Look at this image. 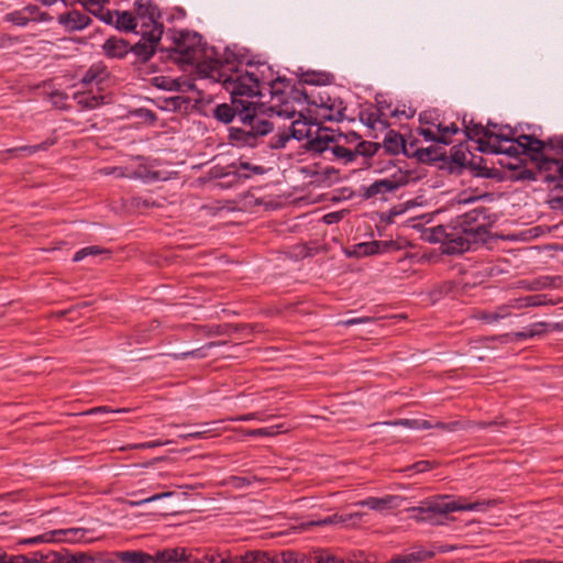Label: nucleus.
Masks as SVG:
<instances>
[{
  "label": "nucleus",
  "instance_id": "f257e3e1",
  "mask_svg": "<svg viewBox=\"0 0 563 563\" xmlns=\"http://www.w3.org/2000/svg\"><path fill=\"white\" fill-rule=\"evenodd\" d=\"M212 115L219 122L230 124L238 119L242 126L229 129V141L233 146L255 147L258 139L274 130V123L265 118L264 103L247 99L231 98V103L217 104Z\"/></svg>",
  "mask_w": 563,
  "mask_h": 563
},
{
  "label": "nucleus",
  "instance_id": "f03ea898",
  "mask_svg": "<svg viewBox=\"0 0 563 563\" xmlns=\"http://www.w3.org/2000/svg\"><path fill=\"white\" fill-rule=\"evenodd\" d=\"M173 44L168 48H161V59L172 60L181 68L185 66H200L207 63L208 47L202 43V36L197 32L187 30L173 31Z\"/></svg>",
  "mask_w": 563,
  "mask_h": 563
},
{
  "label": "nucleus",
  "instance_id": "7ed1b4c3",
  "mask_svg": "<svg viewBox=\"0 0 563 563\" xmlns=\"http://www.w3.org/2000/svg\"><path fill=\"white\" fill-rule=\"evenodd\" d=\"M243 563H345L342 559L327 550L318 549L309 554L284 551L272 554L265 551H249L244 554Z\"/></svg>",
  "mask_w": 563,
  "mask_h": 563
},
{
  "label": "nucleus",
  "instance_id": "20e7f679",
  "mask_svg": "<svg viewBox=\"0 0 563 563\" xmlns=\"http://www.w3.org/2000/svg\"><path fill=\"white\" fill-rule=\"evenodd\" d=\"M484 503L459 504L456 501H448L446 496H439L433 499L421 501L420 506L412 507V518L418 521H429L439 523V517L457 510H479Z\"/></svg>",
  "mask_w": 563,
  "mask_h": 563
},
{
  "label": "nucleus",
  "instance_id": "39448f33",
  "mask_svg": "<svg viewBox=\"0 0 563 563\" xmlns=\"http://www.w3.org/2000/svg\"><path fill=\"white\" fill-rule=\"evenodd\" d=\"M452 221L462 229V233L472 236L473 241L485 242L489 230L496 222V216L492 214L487 207H477Z\"/></svg>",
  "mask_w": 563,
  "mask_h": 563
},
{
  "label": "nucleus",
  "instance_id": "423d86ee",
  "mask_svg": "<svg viewBox=\"0 0 563 563\" xmlns=\"http://www.w3.org/2000/svg\"><path fill=\"white\" fill-rule=\"evenodd\" d=\"M514 142L520 146L523 155H527L530 161L537 164L547 150H561L563 151V136L554 135L548 140H540L536 135L521 134L514 137Z\"/></svg>",
  "mask_w": 563,
  "mask_h": 563
},
{
  "label": "nucleus",
  "instance_id": "0eeeda50",
  "mask_svg": "<svg viewBox=\"0 0 563 563\" xmlns=\"http://www.w3.org/2000/svg\"><path fill=\"white\" fill-rule=\"evenodd\" d=\"M246 70L244 74H230L221 80L223 88L234 99H247L253 97H262L263 92L258 90V79L253 77Z\"/></svg>",
  "mask_w": 563,
  "mask_h": 563
},
{
  "label": "nucleus",
  "instance_id": "6e6552de",
  "mask_svg": "<svg viewBox=\"0 0 563 563\" xmlns=\"http://www.w3.org/2000/svg\"><path fill=\"white\" fill-rule=\"evenodd\" d=\"M164 33V24H156L154 29H141L136 34L141 38L135 44L131 45L130 53L135 56L134 64L147 63L156 53L158 44Z\"/></svg>",
  "mask_w": 563,
  "mask_h": 563
},
{
  "label": "nucleus",
  "instance_id": "1a4fd4ad",
  "mask_svg": "<svg viewBox=\"0 0 563 563\" xmlns=\"http://www.w3.org/2000/svg\"><path fill=\"white\" fill-rule=\"evenodd\" d=\"M243 63V55H238L235 52L225 48L223 57H212L208 55L207 63L200 66V73L206 76L216 77L217 80L221 81L225 76L227 71L239 73L238 65Z\"/></svg>",
  "mask_w": 563,
  "mask_h": 563
},
{
  "label": "nucleus",
  "instance_id": "9d476101",
  "mask_svg": "<svg viewBox=\"0 0 563 563\" xmlns=\"http://www.w3.org/2000/svg\"><path fill=\"white\" fill-rule=\"evenodd\" d=\"M536 166L540 174H545L544 183L563 181V151L547 150Z\"/></svg>",
  "mask_w": 563,
  "mask_h": 563
},
{
  "label": "nucleus",
  "instance_id": "9b49d317",
  "mask_svg": "<svg viewBox=\"0 0 563 563\" xmlns=\"http://www.w3.org/2000/svg\"><path fill=\"white\" fill-rule=\"evenodd\" d=\"M473 243H477V241H473L472 236L462 233V229L451 220V228L442 253L448 255L462 254L468 251Z\"/></svg>",
  "mask_w": 563,
  "mask_h": 563
},
{
  "label": "nucleus",
  "instance_id": "f8f14e48",
  "mask_svg": "<svg viewBox=\"0 0 563 563\" xmlns=\"http://www.w3.org/2000/svg\"><path fill=\"white\" fill-rule=\"evenodd\" d=\"M134 12L136 19L142 20L141 29L150 30L163 24L162 12L153 0H135Z\"/></svg>",
  "mask_w": 563,
  "mask_h": 563
},
{
  "label": "nucleus",
  "instance_id": "ddd939ff",
  "mask_svg": "<svg viewBox=\"0 0 563 563\" xmlns=\"http://www.w3.org/2000/svg\"><path fill=\"white\" fill-rule=\"evenodd\" d=\"M407 181L408 180L406 177L400 180L395 178L378 179L369 186H362L360 189V197H362L364 200H368L379 195L394 192L401 186L406 185Z\"/></svg>",
  "mask_w": 563,
  "mask_h": 563
},
{
  "label": "nucleus",
  "instance_id": "4468645a",
  "mask_svg": "<svg viewBox=\"0 0 563 563\" xmlns=\"http://www.w3.org/2000/svg\"><path fill=\"white\" fill-rule=\"evenodd\" d=\"M57 21L68 32L84 30L92 22L89 15L78 10H69L58 14Z\"/></svg>",
  "mask_w": 563,
  "mask_h": 563
},
{
  "label": "nucleus",
  "instance_id": "2eb2a0df",
  "mask_svg": "<svg viewBox=\"0 0 563 563\" xmlns=\"http://www.w3.org/2000/svg\"><path fill=\"white\" fill-rule=\"evenodd\" d=\"M336 142L335 135L329 129L319 128L314 137H310L306 143L305 147L308 152L316 154H322L323 152L331 150L330 143Z\"/></svg>",
  "mask_w": 563,
  "mask_h": 563
},
{
  "label": "nucleus",
  "instance_id": "dca6fc26",
  "mask_svg": "<svg viewBox=\"0 0 563 563\" xmlns=\"http://www.w3.org/2000/svg\"><path fill=\"white\" fill-rule=\"evenodd\" d=\"M382 147H384L385 152L390 155H397L399 153L405 154L407 157H410L411 155L406 140L395 130H389L386 133Z\"/></svg>",
  "mask_w": 563,
  "mask_h": 563
},
{
  "label": "nucleus",
  "instance_id": "f3484780",
  "mask_svg": "<svg viewBox=\"0 0 563 563\" xmlns=\"http://www.w3.org/2000/svg\"><path fill=\"white\" fill-rule=\"evenodd\" d=\"M130 42L118 36H110L102 44L103 54L109 58H124L130 53Z\"/></svg>",
  "mask_w": 563,
  "mask_h": 563
},
{
  "label": "nucleus",
  "instance_id": "a211bd4d",
  "mask_svg": "<svg viewBox=\"0 0 563 563\" xmlns=\"http://www.w3.org/2000/svg\"><path fill=\"white\" fill-rule=\"evenodd\" d=\"M410 157H415L419 163L427 165H431L438 161L444 162L449 159L445 151L435 145L426 148H416L413 152H411Z\"/></svg>",
  "mask_w": 563,
  "mask_h": 563
},
{
  "label": "nucleus",
  "instance_id": "6ab92c4d",
  "mask_svg": "<svg viewBox=\"0 0 563 563\" xmlns=\"http://www.w3.org/2000/svg\"><path fill=\"white\" fill-rule=\"evenodd\" d=\"M310 104L316 106L323 111V112L319 113V115L324 121L340 122L344 118L343 111L345 110V108L344 107L336 108L334 102H332L331 104H325L324 97L322 95H319L316 99L311 100Z\"/></svg>",
  "mask_w": 563,
  "mask_h": 563
},
{
  "label": "nucleus",
  "instance_id": "aec40b11",
  "mask_svg": "<svg viewBox=\"0 0 563 563\" xmlns=\"http://www.w3.org/2000/svg\"><path fill=\"white\" fill-rule=\"evenodd\" d=\"M449 159L444 161L448 163V169L451 174H461L463 169L467 168L466 155L463 148V144L454 145L451 148V155Z\"/></svg>",
  "mask_w": 563,
  "mask_h": 563
},
{
  "label": "nucleus",
  "instance_id": "412c9836",
  "mask_svg": "<svg viewBox=\"0 0 563 563\" xmlns=\"http://www.w3.org/2000/svg\"><path fill=\"white\" fill-rule=\"evenodd\" d=\"M154 563H174L188 560L185 548H168L152 555Z\"/></svg>",
  "mask_w": 563,
  "mask_h": 563
},
{
  "label": "nucleus",
  "instance_id": "4be33fe9",
  "mask_svg": "<svg viewBox=\"0 0 563 563\" xmlns=\"http://www.w3.org/2000/svg\"><path fill=\"white\" fill-rule=\"evenodd\" d=\"M115 13V21H114V27L120 32H134L136 33L137 27V19L135 14L131 11H119L114 10Z\"/></svg>",
  "mask_w": 563,
  "mask_h": 563
},
{
  "label": "nucleus",
  "instance_id": "5701e85b",
  "mask_svg": "<svg viewBox=\"0 0 563 563\" xmlns=\"http://www.w3.org/2000/svg\"><path fill=\"white\" fill-rule=\"evenodd\" d=\"M200 329L206 333L207 335H224L229 334L231 332H238L241 330H249V332H253V328L250 324H230V323H223V324H214V325H202Z\"/></svg>",
  "mask_w": 563,
  "mask_h": 563
},
{
  "label": "nucleus",
  "instance_id": "b1692460",
  "mask_svg": "<svg viewBox=\"0 0 563 563\" xmlns=\"http://www.w3.org/2000/svg\"><path fill=\"white\" fill-rule=\"evenodd\" d=\"M544 305H555V301L548 298L545 294H536L520 297L514 300V308L521 309L527 307H539Z\"/></svg>",
  "mask_w": 563,
  "mask_h": 563
},
{
  "label": "nucleus",
  "instance_id": "393cba45",
  "mask_svg": "<svg viewBox=\"0 0 563 563\" xmlns=\"http://www.w3.org/2000/svg\"><path fill=\"white\" fill-rule=\"evenodd\" d=\"M277 103L272 106V107H266L264 104V111H265V118H267V112H271V113H276L277 115L279 117H285V118H288V119H291L295 117L296 114V108L294 107L292 102L289 101L288 99H286L285 97L284 98H280L278 100H276Z\"/></svg>",
  "mask_w": 563,
  "mask_h": 563
},
{
  "label": "nucleus",
  "instance_id": "a878e982",
  "mask_svg": "<svg viewBox=\"0 0 563 563\" xmlns=\"http://www.w3.org/2000/svg\"><path fill=\"white\" fill-rule=\"evenodd\" d=\"M467 168L471 169L476 177L495 178L497 175V170L487 168L485 166V159L478 155H472V158L467 163Z\"/></svg>",
  "mask_w": 563,
  "mask_h": 563
},
{
  "label": "nucleus",
  "instance_id": "bb28decb",
  "mask_svg": "<svg viewBox=\"0 0 563 563\" xmlns=\"http://www.w3.org/2000/svg\"><path fill=\"white\" fill-rule=\"evenodd\" d=\"M244 554L238 555L234 559H231L230 556L223 558L221 554L212 552V553H206L202 559L198 558H191L188 555V560L185 562L187 563H243Z\"/></svg>",
  "mask_w": 563,
  "mask_h": 563
},
{
  "label": "nucleus",
  "instance_id": "cd10ccee",
  "mask_svg": "<svg viewBox=\"0 0 563 563\" xmlns=\"http://www.w3.org/2000/svg\"><path fill=\"white\" fill-rule=\"evenodd\" d=\"M115 556L122 563H154L152 554L141 550L120 551L115 553Z\"/></svg>",
  "mask_w": 563,
  "mask_h": 563
},
{
  "label": "nucleus",
  "instance_id": "c85d7f7f",
  "mask_svg": "<svg viewBox=\"0 0 563 563\" xmlns=\"http://www.w3.org/2000/svg\"><path fill=\"white\" fill-rule=\"evenodd\" d=\"M451 228V222L448 224H440L430 229H427L423 232V236L427 241L431 243H441L442 249L444 247V242L448 240L449 231Z\"/></svg>",
  "mask_w": 563,
  "mask_h": 563
},
{
  "label": "nucleus",
  "instance_id": "c756f323",
  "mask_svg": "<svg viewBox=\"0 0 563 563\" xmlns=\"http://www.w3.org/2000/svg\"><path fill=\"white\" fill-rule=\"evenodd\" d=\"M499 164L503 167H507L514 172L509 177V179L512 181H518V180L536 181L538 179V174L534 170H531L528 168H522L519 165H515L511 163L506 164L503 161H500Z\"/></svg>",
  "mask_w": 563,
  "mask_h": 563
},
{
  "label": "nucleus",
  "instance_id": "7c9ffc66",
  "mask_svg": "<svg viewBox=\"0 0 563 563\" xmlns=\"http://www.w3.org/2000/svg\"><path fill=\"white\" fill-rule=\"evenodd\" d=\"M249 74L255 75L254 77L258 79V90L262 92L263 89L269 85V81L275 78L273 76V69L266 63L256 64L255 70H251Z\"/></svg>",
  "mask_w": 563,
  "mask_h": 563
},
{
  "label": "nucleus",
  "instance_id": "2f4dec72",
  "mask_svg": "<svg viewBox=\"0 0 563 563\" xmlns=\"http://www.w3.org/2000/svg\"><path fill=\"white\" fill-rule=\"evenodd\" d=\"M464 134L467 140H475L477 136H484L485 139L492 140L493 131L488 128L483 126L481 123H474L473 120L466 123L465 118L463 119Z\"/></svg>",
  "mask_w": 563,
  "mask_h": 563
},
{
  "label": "nucleus",
  "instance_id": "473e14b6",
  "mask_svg": "<svg viewBox=\"0 0 563 563\" xmlns=\"http://www.w3.org/2000/svg\"><path fill=\"white\" fill-rule=\"evenodd\" d=\"M434 556V552L427 550L412 551L405 555H397L393 558L388 563H412L422 562Z\"/></svg>",
  "mask_w": 563,
  "mask_h": 563
},
{
  "label": "nucleus",
  "instance_id": "72a5a7b5",
  "mask_svg": "<svg viewBox=\"0 0 563 563\" xmlns=\"http://www.w3.org/2000/svg\"><path fill=\"white\" fill-rule=\"evenodd\" d=\"M290 87V80L285 77H275L267 86L268 92L273 100L285 97L286 89Z\"/></svg>",
  "mask_w": 563,
  "mask_h": 563
},
{
  "label": "nucleus",
  "instance_id": "f704fd0d",
  "mask_svg": "<svg viewBox=\"0 0 563 563\" xmlns=\"http://www.w3.org/2000/svg\"><path fill=\"white\" fill-rule=\"evenodd\" d=\"M548 330V323L545 322H537L531 324L529 328L523 331H518L512 333L514 339L517 341H522L526 339H531L533 336H540L544 334Z\"/></svg>",
  "mask_w": 563,
  "mask_h": 563
},
{
  "label": "nucleus",
  "instance_id": "c9c22d12",
  "mask_svg": "<svg viewBox=\"0 0 563 563\" xmlns=\"http://www.w3.org/2000/svg\"><path fill=\"white\" fill-rule=\"evenodd\" d=\"M330 82V75L321 71H307L301 75L300 85H327Z\"/></svg>",
  "mask_w": 563,
  "mask_h": 563
},
{
  "label": "nucleus",
  "instance_id": "e433bc0d",
  "mask_svg": "<svg viewBox=\"0 0 563 563\" xmlns=\"http://www.w3.org/2000/svg\"><path fill=\"white\" fill-rule=\"evenodd\" d=\"M380 148V143L371 141H360L354 150L355 158L357 156L373 157Z\"/></svg>",
  "mask_w": 563,
  "mask_h": 563
},
{
  "label": "nucleus",
  "instance_id": "4c0bfd02",
  "mask_svg": "<svg viewBox=\"0 0 563 563\" xmlns=\"http://www.w3.org/2000/svg\"><path fill=\"white\" fill-rule=\"evenodd\" d=\"M53 531L56 532V537L64 536V539L56 538V541L64 542H77L80 539H82L85 533L87 532V530L84 528L58 529Z\"/></svg>",
  "mask_w": 563,
  "mask_h": 563
},
{
  "label": "nucleus",
  "instance_id": "58836bf2",
  "mask_svg": "<svg viewBox=\"0 0 563 563\" xmlns=\"http://www.w3.org/2000/svg\"><path fill=\"white\" fill-rule=\"evenodd\" d=\"M288 130H289V135L297 141H302L303 139L311 137V131L309 128V123H307L305 121L303 122L298 121V120L294 121Z\"/></svg>",
  "mask_w": 563,
  "mask_h": 563
},
{
  "label": "nucleus",
  "instance_id": "ea45409f",
  "mask_svg": "<svg viewBox=\"0 0 563 563\" xmlns=\"http://www.w3.org/2000/svg\"><path fill=\"white\" fill-rule=\"evenodd\" d=\"M152 85L158 89L168 91H179L180 82L178 79H173L166 76H156L152 78Z\"/></svg>",
  "mask_w": 563,
  "mask_h": 563
},
{
  "label": "nucleus",
  "instance_id": "a19ab883",
  "mask_svg": "<svg viewBox=\"0 0 563 563\" xmlns=\"http://www.w3.org/2000/svg\"><path fill=\"white\" fill-rule=\"evenodd\" d=\"M223 343L224 342H209L206 345H203V346H201L199 349L192 350V351H187V352H183V353H179V354H172V357L174 360H184V358H187V357L202 358V357L207 356V354L205 352L206 349L218 346V345L223 344Z\"/></svg>",
  "mask_w": 563,
  "mask_h": 563
},
{
  "label": "nucleus",
  "instance_id": "79ce46f5",
  "mask_svg": "<svg viewBox=\"0 0 563 563\" xmlns=\"http://www.w3.org/2000/svg\"><path fill=\"white\" fill-rule=\"evenodd\" d=\"M110 253L111 252L108 249H104V247H101L98 245L86 246L75 253L73 261L80 262L81 260H84L85 257H87L89 255L96 256V255L110 254Z\"/></svg>",
  "mask_w": 563,
  "mask_h": 563
},
{
  "label": "nucleus",
  "instance_id": "37998d69",
  "mask_svg": "<svg viewBox=\"0 0 563 563\" xmlns=\"http://www.w3.org/2000/svg\"><path fill=\"white\" fill-rule=\"evenodd\" d=\"M52 542H56V532H54L53 530L45 532L43 534L36 536V537L21 539L19 541V544L20 545H35L38 543H52Z\"/></svg>",
  "mask_w": 563,
  "mask_h": 563
},
{
  "label": "nucleus",
  "instance_id": "c03bdc74",
  "mask_svg": "<svg viewBox=\"0 0 563 563\" xmlns=\"http://www.w3.org/2000/svg\"><path fill=\"white\" fill-rule=\"evenodd\" d=\"M53 144H54L53 141H45V142H43L41 144H37V145H31V146L30 145H25V146L13 147V148L8 150V153H10L13 156H16L19 152H23L26 155H31V154H34V153H36L38 151H45V150H47Z\"/></svg>",
  "mask_w": 563,
  "mask_h": 563
},
{
  "label": "nucleus",
  "instance_id": "a18cd8bd",
  "mask_svg": "<svg viewBox=\"0 0 563 563\" xmlns=\"http://www.w3.org/2000/svg\"><path fill=\"white\" fill-rule=\"evenodd\" d=\"M394 499H395L394 496H386L384 498L369 497V498L361 501V505L366 506L373 510H383V509L387 508Z\"/></svg>",
  "mask_w": 563,
  "mask_h": 563
},
{
  "label": "nucleus",
  "instance_id": "49530a36",
  "mask_svg": "<svg viewBox=\"0 0 563 563\" xmlns=\"http://www.w3.org/2000/svg\"><path fill=\"white\" fill-rule=\"evenodd\" d=\"M351 518H352V515L342 516V515H339V514H334L332 516H328V517H325L323 519H320V520L310 521L308 525L309 526H318V527L330 526V525H344Z\"/></svg>",
  "mask_w": 563,
  "mask_h": 563
},
{
  "label": "nucleus",
  "instance_id": "de8ad7c7",
  "mask_svg": "<svg viewBox=\"0 0 563 563\" xmlns=\"http://www.w3.org/2000/svg\"><path fill=\"white\" fill-rule=\"evenodd\" d=\"M383 423L389 424V426L401 424V426H406L409 428H416V429H431L434 426L428 420H417V419L416 420L400 419V420H396V421H385Z\"/></svg>",
  "mask_w": 563,
  "mask_h": 563
},
{
  "label": "nucleus",
  "instance_id": "09e8293b",
  "mask_svg": "<svg viewBox=\"0 0 563 563\" xmlns=\"http://www.w3.org/2000/svg\"><path fill=\"white\" fill-rule=\"evenodd\" d=\"M303 85H290V91H289V98L292 100V101H296V102H307L310 104V101L316 99L317 97H312V96H309L307 93V91L303 89L302 87Z\"/></svg>",
  "mask_w": 563,
  "mask_h": 563
},
{
  "label": "nucleus",
  "instance_id": "8fccbe9b",
  "mask_svg": "<svg viewBox=\"0 0 563 563\" xmlns=\"http://www.w3.org/2000/svg\"><path fill=\"white\" fill-rule=\"evenodd\" d=\"M331 152L336 159H342L344 164L352 163L356 159L354 150L346 148L339 144L333 145Z\"/></svg>",
  "mask_w": 563,
  "mask_h": 563
},
{
  "label": "nucleus",
  "instance_id": "3c124183",
  "mask_svg": "<svg viewBox=\"0 0 563 563\" xmlns=\"http://www.w3.org/2000/svg\"><path fill=\"white\" fill-rule=\"evenodd\" d=\"M377 254L376 241L358 243L354 246L353 255L356 257Z\"/></svg>",
  "mask_w": 563,
  "mask_h": 563
},
{
  "label": "nucleus",
  "instance_id": "603ef678",
  "mask_svg": "<svg viewBox=\"0 0 563 563\" xmlns=\"http://www.w3.org/2000/svg\"><path fill=\"white\" fill-rule=\"evenodd\" d=\"M418 134L421 135L426 141H431L444 145H449L452 143V140L449 136L438 135L430 129L419 128Z\"/></svg>",
  "mask_w": 563,
  "mask_h": 563
},
{
  "label": "nucleus",
  "instance_id": "864d4df0",
  "mask_svg": "<svg viewBox=\"0 0 563 563\" xmlns=\"http://www.w3.org/2000/svg\"><path fill=\"white\" fill-rule=\"evenodd\" d=\"M439 466V463L437 461H429V460H422L418 461L406 468H404V472H415V473H424L430 470H433Z\"/></svg>",
  "mask_w": 563,
  "mask_h": 563
},
{
  "label": "nucleus",
  "instance_id": "5fc2aeb1",
  "mask_svg": "<svg viewBox=\"0 0 563 563\" xmlns=\"http://www.w3.org/2000/svg\"><path fill=\"white\" fill-rule=\"evenodd\" d=\"M292 139L290 135H289V130L286 131H280L278 133H276L269 141V147L272 150H280V148H284L286 146V144L288 143V141Z\"/></svg>",
  "mask_w": 563,
  "mask_h": 563
},
{
  "label": "nucleus",
  "instance_id": "6e6d98bb",
  "mask_svg": "<svg viewBox=\"0 0 563 563\" xmlns=\"http://www.w3.org/2000/svg\"><path fill=\"white\" fill-rule=\"evenodd\" d=\"M77 98L78 104H80L84 109H95L103 100L102 96L95 95H79Z\"/></svg>",
  "mask_w": 563,
  "mask_h": 563
},
{
  "label": "nucleus",
  "instance_id": "4d7b16f0",
  "mask_svg": "<svg viewBox=\"0 0 563 563\" xmlns=\"http://www.w3.org/2000/svg\"><path fill=\"white\" fill-rule=\"evenodd\" d=\"M556 280H560V277H549V276L540 277V278H537L533 282H531L529 289L539 290V289L549 288V287H556L558 286Z\"/></svg>",
  "mask_w": 563,
  "mask_h": 563
},
{
  "label": "nucleus",
  "instance_id": "13d9d810",
  "mask_svg": "<svg viewBox=\"0 0 563 563\" xmlns=\"http://www.w3.org/2000/svg\"><path fill=\"white\" fill-rule=\"evenodd\" d=\"M4 21L11 22L12 24L18 26H25L30 23L23 9L15 10L13 12L5 14Z\"/></svg>",
  "mask_w": 563,
  "mask_h": 563
},
{
  "label": "nucleus",
  "instance_id": "bf43d9fd",
  "mask_svg": "<svg viewBox=\"0 0 563 563\" xmlns=\"http://www.w3.org/2000/svg\"><path fill=\"white\" fill-rule=\"evenodd\" d=\"M102 69L98 66H91L82 76L81 84L89 85L93 81L100 82L99 76L101 75Z\"/></svg>",
  "mask_w": 563,
  "mask_h": 563
},
{
  "label": "nucleus",
  "instance_id": "052dcab7",
  "mask_svg": "<svg viewBox=\"0 0 563 563\" xmlns=\"http://www.w3.org/2000/svg\"><path fill=\"white\" fill-rule=\"evenodd\" d=\"M282 427H283V424L276 426V427H268V428H258V429L250 430L247 432V434L251 437H272V435L278 434L280 432L279 429Z\"/></svg>",
  "mask_w": 563,
  "mask_h": 563
},
{
  "label": "nucleus",
  "instance_id": "680f3d73",
  "mask_svg": "<svg viewBox=\"0 0 563 563\" xmlns=\"http://www.w3.org/2000/svg\"><path fill=\"white\" fill-rule=\"evenodd\" d=\"M23 11H24L29 22L46 20L45 13H41L38 7H36V5H32V4L26 5L23 8Z\"/></svg>",
  "mask_w": 563,
  "mask_h": 563
},
{
  "label": "nucleus",
  "instance_id": "e2e57ef3",
  "mask_svg": "<svg viewBox=\"0 0 563 563\" xmlns=\"http://www.w3.org/2000/svg\"><path fill=\"white\" fill-rule=\"evenodd\" d=\"M360 121L367 128L374 130L377 124V118L374 117V111L371 109L362 110L358 114Z\"/></svg>",
  "mask_w": 563,
  "mask_h": 563
},
{
  "label": "nucleus",
  "instance_id": "0e129e2a",
  "mask_svg": "<svg viewBox=\"0 0 563 563\" xmlns=\"http://www.w3.org/2000/svg\"><path fill=\"white\" fill-rule=\"evenodd\" d=\"M208 426L209 424L206 423L201 430L192 431L186 434H180V438L184 440L208 438L214 431L212 428H208Z\"/></svg>",
  "mask_w": 563,
  "mask_h": 563
},
{
  "label": "nucleus",
  "instance_id": "69168bd1",
  "mask_svg": "<svg viewBox=\"0 0 563 563\" xmlns=\"http://www.w3.org/2000/svg\"><path fill=\"white\" fill-rule=\"evenodd\" d=\"M135 114L141 118L145 123H148L150 125L155 124L157 121V115L154 111L145 108L137 109L135 111Z\"/></svg>",
  "mask_w": 563,
  "mask_h": 563
},
{
  "label": "nucleus",
  "instance_id": "338daca9",
  "mask_svg": "<svg viewBox=\"0 0 563 563\" xmlns=\"http://www.w3.org/2000/svg\"><path fill=\"white\" fill-rule=\"evenodd\" d=\"M48 559H52L48 563H70L69 562V552L68 550H64V552H55L51 551L47 553Z\"/></svg>",
  "mask_w": 563,
  "mask_h": 563
},
{
  "label": "nucleus",
  "instance_id": "774afa93",
  "mask_svg": "<svg viewBox=\"0 0 563 563\" xmlns=\"http://www.w3.org/2000/svg\"><path fill=\"white\" fill-rule=\"evenodd\" d=\"M93 561L95 559L91 555L86 554L84 552L70 554L69 556L70 563H93Z\"/></svg>",
  "mask_w": 563,
  "mask_h": 563
}]
</instances>
